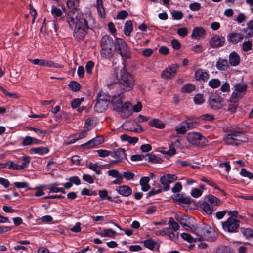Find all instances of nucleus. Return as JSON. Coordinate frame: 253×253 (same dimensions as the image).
Segmentation results:
<instances>
[{"label": "nucleus", "instance_id": "1", "mask_svg": "<svg viewBox=\"0 0 253 253\" xmlns=\"http://www.w3.org/2000/svg\"><path fill=\"white\" fill-rule=\"evenodd\" d=\"M67 5L71 9L66 18L69 27L74 30L73 36L78 40L84 39L87 33L89 26L86 19L80 10L75 7V0H69Z\"/></svg>", "mask_w": 253, "mask_h": 253}, {"label": "nucleus", "instance_id": "2", "mask_svg": "<svg viewBox=\"0 0 253 253\" xmlns=\"http://www.w3.org/2000/svg\"><path fill=\"white\" fill-rule=\"evenodd\" d=\"M115 71L120 89L126 92L132 90L135 85V80L132 75L125 67L121 69L116 68Z\"/></svg>", "mask_w": 253, "mask_h": 253}, {"label": "nucleus", "instance_id": "3", "mask_svg": "<svg viewBox=\"0 0 253 253\" xmlns=\"http://www.w3.org/2000/svg\"><path fill=\"white\" fill-rule=\"evenodd\" d=\"M223 141L227 145L238 146L240 142H247L248 138L243 131L231 130L224 137Z\"/></svg>", "mask_w": 253, "mask_h": 253}, {"label": "nucleus", "instance_id": "4", "mask_svg": "<svg viewBox=\"0 0 253 253\" xmlns=\"http://www.w3.org/2000/svg\"><path fill=\"white\" fill-rule=\"evenodd\" d=\"M111 96L105 93L100 92L97 95L96 103L94 106L95 110L98 113H102L106 110L110 103Z\"/></svg>", "mask_w": 253, "mask_h": 253}, {"label": "nucleus", "instance_id": "5", "mask_svg": "<svg viewBox=\"0 0 253 253\" xmlns=\"http://www.w3.org/2000/svg\"><path fill=\"white\" fill-rule=\"evenodd\" d=\"M234 90L232 92L230 100L232 102H237L246 93L247 84L244 83H238L234 85Z\"/></svg>", "mask_w": 253, "mask_h": 253}, {"label": "nucleus", "instance_id": "6", "mask_svg": "<svg viewBox=\"0 0 253 253\" xmlns=\"http://www.w3.org/2000/svg\"><path fill=\"white\" fill-rule=\"evenodd\" d=\"M187 139L192 145L202 147L206 145L207 140L200 133L191 132L188 133Z\"/></svg>", "mask_w": 253, "mask_h": 253}, {"label": "nucleus", "instance_id": "7", "mask_svg": "<svg viewBox=\"0 0 253 253\" xmlns=\"http://www.w3.org/2000/svg\"><path fill=\"white\" fill-rule=\"evenodd\" d=\"M116 48L123 58L126 59L130 58L131 53L126 42L122 39L117 38L115 42Z\"/></svg>", "mask_w": 253, "mask_h": 253}, {"label": "nucleus", "instance_id": "8", "mask_svg": "<svg viewBox=\"0 0 253 253\" xmlns=\"http://www.w3.org/2000/svg\"><path fill=\"white\" fill-rule=\"evenodd\" d=\"M240 220L228 218L225 221L222 222L223 230L229 233H237L240 226Z\"/></svg>", "mask_w": 253, "mask_h": 253}, {"label": "nucleus", "instance_id": "9", "mask_svg": "<svg viewBox=\"0 0 253 253\" xmlns=\"http://www.w3.org/2000/svg\"><path fill=\"white\" fill-rule=\"evenodd\" d=\"M175 218L186 230L191 229L190 227L191 218L189 216L178 212L175 214Z\"/></svg>", "mask_w": 253, "mask_h": 253}, {"label": "nucleus", "instance_id": "10", "mask_svg": "<svg viewBox=\"0 0 253 253\" xmlns=\"http://www.w3.org/2000/svg\"><path fill=\"white\" fill-rule=\"evenodd\" d=\"M225 42V38L224 36L215 34L210 39L209 44L212 48H218L223 46Z\"/></svg>", "mask_w": 253, "mask_h": 253}, {"label": "nucleus", "instance_id": "11", "mask_svg": "<svg viewBox=\"0 0 253 253\" xmlns=\"http://www.w3.org/2000/svg\"><path fill=\"white\" fill-rule=\"evenodd\" d=\"M179 67L176 64H172L167 68L162 73V76L166 79H172L175 76L177 69Z\"/></svg>", "mask_w": 253, "mask_h": 253}, {"label": "nucleus", "instance_id": "12", "mask_svg": "<svg viewBox=\"0 0 253 253\" xmlns=\"http://www.w3.org/2000/svg\"><path fill=\"white\" fill-rule=\"evenodd\" d=\"M177 179V176L174 174H168L162 176L160 178V182L163 185L164 190H168L169 188V184L176 180Z\"/></svg>", "mask_w": 253, "mask_h": 253}, {"label": "nucleus", "instance_id": "13", "mask_svg": "<svg viewBox=\"0 0 253 253\" xmlns=\"http://www.w3.org/2000/svg\"><path fill=\"white\" fill-rule=\"evenodd\" d=\"M222 100V98H221L218 95L212 94L209 99V105L211 108L213 109H219L221 108L222 106L221 104Z\"/></svg>", "mask_w": 253, "mask_h": 253}, {"label": "nucleus", "instance_id": "14", "mask_svg": "<svg viewBox=\"0 0 253 253\" xmlns=\"http://www.w3.org/2000/svg\"><path fill=\"white\" fill-rule=\"evenodd\" d=\"M124 98V94L123 92H121L117 95H113L112 98L111 97L112 103L114 109L117 111L120 110L123 104L122 100Z\"/></svg>", "mask_w": 253, "mask_h": 253}, {"label": "nucleus", "instance_id": "15", "mask_svg": "<svg viewBox=\"0 0 253 253\" xmlns=\"http://www.w3.org/2000/svg\"><path fill=\"white\" fill-rule=\"evenodd\" d=\"M111 156L117 160V162H122L126 159L125 151L124 149L119 148L111 151Z\"/></svg>", "mask_w": 253, "mask_h": 253}, {"label": "nucleus", "instance_id": "16", "mask_svg": "<svg viewBox=\"0 0 253 253\" xmlns=\"http://www.w3.org/2000/svg\"><path fill=\"white\" fill-rule=\"evenodd\" d=\"M244 38L242 33L231 32L227 35L228 41L232 44H236L241 41Z\"/></svg>", "mask_w": 253, "mask_h": 253}, {"label": "nucleus", "instance_id": "17", "mask_svg": "<svg viewBox=\"0 0 253 253\" xmlns=\"http://www.w3.org/2000/svg\"><path fill=\"white\" fill-rule=\"evenodd\" d=\"M206 32L202 27H196L193 29L191 38L195 39H201L205 37Z\"/></svg>", "mask_w": 253, "mask_h": 253}, {"label": "nucleus", "instance_id": "18", "mask_svg": "<svg viewBox=\"0 0 253 253\" xmlns=\"http://www.w3.org/2000/svg\"><path fill=\"white\" fill-rule=\"evenodd\" d=\"M209 77L208 73L203 69H199L195 72V78L198 81H206Z\"/></svg>", "mask_w": 253, "mask_h": 253}, {"label": "nucleus", "instance_id": "19", "mask_svg": "<svg viewBox=\"0 0 253 253\" xmlns=\"http://www.w3.org/2000/svg\"><path fill=\"white\" fill-rule=\"evenodd\" d=\"M114 43L113 39L108 35L102 37L101 41V47L113 48Z\"/></svg>", "mask_w": 253, "mask_h": 253}, {"label": "nucleus", "instance_id": "20", "mask_svg": "<svg viewBox=\"0 0 253 253\" xmlns=\"http://www.w3.org/2000/svg\"><path fill=\"white\" fill-rule=\"evenodd\" d=\"M116 191L120 195L124 197H128L132 193V189L126 185L119 186L116 188Z\"/></svg>", "mask_w": 253, "mask_h": 253}, {"label": "nucleus", "instance_id": "21", "mask_svg": "<svg viewBox=\"0 0 253 253\" xmlns=\"http://www.w3.org/2000/svg\"><path fill=\"white\" fill-rule=\"evenodd\" d=\"M229 61L231 66H237L240 62V57L237 53L233 51L229 56Z\"/></svg>", "mask_w": 253, "mask_h": 253}, {"label": "nucleus", "instance_id": "22", "mask_svg": "<svg viewBox=\"0 0 253 253\" xmlns=\"http://www.w3.org/2000/svg\"><path fill=\"white\" fill-rule=\"evenodd\" d=\"M216 67L219 70L226 71L229 68L230 65L226 59L220 58L216 62Z\"/></svg>", "mask_w": 253, "mask_h": 253}, {"label": "nucleus", "instance_id": "23", "mask_svg": "<svg viewBox=\"0 0 253 253\" xmlns=\"http://www.w3.org/2000/svg\"><path fill=\"white\" fill-rule=\"evenodd\" d=\"M49 151V149L46 147H38L31 148L30 153L31 154L42 155L48 153Z\"/></svg>", "mask_w": 253, "mask_h": 253}, {"label": "nucleus", "instance_id": "24", "mask_svg": "<svg viewBox=\"0 0 253 253\" xmlns=\"http://www.w3.org/2000/svg\"><path fill=\"white\" fill-rule=\"evenodd\" d=\"M62 185V184L55 182L48 185V189L49 191V193H59L62 192L65 193V190L64 188L57 187V186Z\"/></svg>", "mask_w": 253, "mask_h": 253}, {"label": "nucleus", "instance_id": "25", "mask_svg": "<svg viewBox=\"0 0 253 253\" xmlns=\"http://www.w3.org/2000/svg\"><path fill=\"white\" fill-rule=\"evenodd\" d=\"M242 31L246 33V38L253 37V20H250L247 23V27L243 29Z\"/></svg>", "mask_w": 253, "mask_h": 253}, {"label": "nucleus", "instance_id": "26", "mask_svg": "<svg viewBox=\"0 0 253 253\" xmlns=\"http://www.w3.org/2000/svg\"><path fill=\"white\" fill-rule=\"evenodd\" d=\"M103 141L104 139L102 137H100L89 141L84 145L87 148H92L94 147L96 145L101 144L103 142Z\"/></svg>", "mask_w": 253, "mask_h": 253}, {"label": "nucleus", "instance_id": "27", "mask_svg": "<svg viewBox=\"0 0 253 253\" xmlns=\"http://www.w3.org/2000/svg\"><path fill=\"white\" fill-rule=\"evenodd\" d=\"M96 234L102 237L113 238L116 235V232L112 229H106L100 232H97Z\"/></svg>", "mask_w": 253, "mask_h": 253}, {"label": "nucleus", "instance_id": "28", "mask_svg": "<svg viewBox=\"0 0 253 253\" xmlns=\"http://www.w3.org/2000/svg\"><path fill=\"white\" fill-rule=\"evenodd\" d=\"M174 200L181 204L189 205L191 203V199L189 197H184L182 195L177 194L174 196Z\"/></svg>", "mask_w": 253, "mask_h": 253}, {"label": "nucleus", "instance_id": "29", "mask_svg": "<svg viewBox=\"0 0 253 253\" xmlns=\"http://www.w3.org/2000/svg\"><path fill=\"white\" fill-rule=\"evenodd\" d=\"M100 54L102 58L105 59L109 58L113 55V48L101 47Z\"/></svg>", "mask_w": 253, "mask_h": 253}, {"label": "nucleus", "instance_id": "30", "mask_svg": "<svg viewBox=\"0 0 253 253\" xmlns=\"http://www.w3.org/2000/svg\"><path fill=\"white\" fill-rule=\"evenodd\" d=\"M122 108L120 110H118V111L126 112L127 115L126 118L129 116L132 113V105L128 102H126L124 105L122 104Z\"/></svg>", "mask_w": 253, "mask_h": 253}, {"label": "nucleus", "instance_id": "31", "mask_svg": "<svg viewBox=\"0 0 253 253\" xmlns=\"http://www.w3.org/2000/svg\"><path fill=\"white\" fill-rule=\"evenodd\" d=\"M145 160L148 162L154 163H161L163 160L161 158L157 157L156 155L151 154H147L145 155Z\"/></svg>", "mask_w": 253, "mask_h": 253}, {"label": "nucleus", "instance_id": "32", "mask_svg": "<svg viewBox=\"0 0 253 253\" xmlns=\"http://www.w3.org/2000/svg\"><path fill=\"white\" fill-rule=\"evenodd\" d=\"M150 179L148 177H143L140 180V184L141 186V189L143 191H147L150 189L148 184Z\"/></svg>", "mask_w": 253, "mask_h": 253}, {"label": "nucleus", "instance_id": "33", "mask_svg": "<svg viewBox=\"0 0 253 253\" xmlns=\"http://www.w3.org/2000/svg\"><path fill=\"white\" fill-rule=\"evenodd\" d=\"M133 30L132 22L130 20L126 21L124 28V32L126 36H129Z\"/></svg>", "mask_w": 253, "mask_h": 253}, {"label": "nucleus", "instance_id": "34", "mask_svg": "<svg viewBox=\"0 0 253 253\" xmlns=\"http://www.w3.org/2000/svg\"><path fill=\"white\" fill-rule=\"evenodd\" d=\"M87 167L98 175H100L102 173L101 167L98 166L96 163H89L87 165Z\"/></svg>", "mask_w": 253, "mask_h": 253}, {"label": "nucleus", "instance_id": "35", "mask_svg": "<svg viewBox=\"0 0 253 253\" xmlns=\"http://www.w3.org/2000/svg\"><path fill=\"white\" fill-rule=\"evenodd\" d=\"M185 122H182L180 124L175 126V130L179 134H184L187 131V128L185 126Z\"/></svg>", "mask_w": 253, "mask_h": 253}, {"label": "nucleus", "instance_id": "36", "mask_svg": "<svg viewBox=\"0 0 253 253\" xmlns=\"http://www.w3.org/2000/svg\"><path fill=\"white\" fill-rule=\"evenodd\" d=\"M97 9L99 15L102 18L105 17V12L104 8L102 6V0H97Z\"/></svg>", "mask_w": 253, "mask_h": 253}, {"label": "nucleus", "instance_id": "37", "mask_svg": "<svg viewBox=\"0 0 253 253\" xmlns=\"http://www.w3.org/2000/svg\"><path fill=\"white\" fill-rule=\"evenodd\" d=\"M216 252L217 253H234L232 248L228 246L222 245L217 248Z\"/></svg>", "mask_w": 253, "mask_h": 253}, {"label": "nucleus", "instance_id": "38", "mask_svg": "<svg viewBox=\"0 0 253 253\" xmlns=\"http://www.w3.org/2000/svg\"><path fill=\"white\" fill-rule=\"evenodd\" d=\"M241 233L247 238L253 237V230L250 228H240Z\"/></svg>", "mask_w": 253, "mask_h": 253}, {"label": "nucleus", "instance_id": "39", "mask_svg": "<svg viewBox=\"0 0 253 253\" xmlns=\"http://www.w3.org/2000/svg\"><path fill=\"white\" fill-rule=\"evenodd\" d=\"M227 213L229 216L228 218L238 220L243 218V216L239 214L237 211H228Z\"/></svg>", "mask_w": 253, "mask_h": 253}, {"label": "nucleus", "instance_id": "40", "mask_svg": "<svg viewBox=\"0 0 253 253\" xmlns=\"http://www.w3.org/2000/svg\"><path fill=\"white\" fill-rule=\"evenodd\" d=\"M168 225H169V228L174 231L178 230L179 228V226L178 223L175 222L174 218L172 217H170L169 218V221L168 222Z\"/></svg>", "mask_w": 253, "mask_h": 253}, {"label": "nucleus", "instance_id": "41", "mask_svg": "<svg viewBox=\"0 0 253 253\" xmlns=\"http://www.w3.org/2000/svg\"><path fill=\"white\" fill-rule=\"evenodd\" d=\"M149 124L150 126L158 128H163L164 127V124L161 123L159 119H154L152 121H150Z\"/></svg>", "mask_w": 253, "mask_h": 253}, {"label": "nucleus", "instance_id": "42", "mask_svg": "<svg viewBox=\"0 0 253 253\" xmlns=\"http://www.w3.org/2000/svg\"><path fill=\"white\" fill-rule=\"evenodd\" d=\"M195 89V86L192 84H185L181 89L182 92L184 93H190Z\"/></svg>", "mask_w": 253, "mask_h": 253}, {"label": "nucleus", "instance_id": "43", "mask_svg": "<svg viewBox=\"0 0 253 253\" xmlns=\"http://www.w3.org/2000/svg\"><path fill=\"white\" fill-rule=\"evenodd\" d=\"M203 211L207 214H211L213 210L212 207L208 203H204L202 205Z\"/></svg>", "mask_w": 253, "mask_h": 253}, {"label": "nucleus", "instance_id": "44", "mask_svg": "<svg viewBox=\"0 0 253 253\" xmlns=\"http://www.w3.org/2000/svg\"><path fill=\"white\" fill-rule=\"evenodd\" d=\"M202 181L208 183L209 185L214 187L215 189H217L219 191H220L222 193L223 195H226V194L224 192V191L223 190H222L221 189H220L214 182L209 180L206 178H203Z\"/></svg>", "mask_w": 253, "mask_h": 253}, {"label": "nucleus", "instance_id": "45", "mask_svg": "<svg viewBox=\"0 0 253 253\" xmlns=\"http://www.w3.org/2000/svg\"><path fill=\"white\" fill-rule=\"evenodd\" d=\"M70 88L74 92L79 91L80 89L81 85L79 83L76 81H72L69 84Z\"/></svg>", "mask_w": 253, "mask_h": 253}, {"label": "nucleus", "instance_id": "46", "mask_svg": "<svg viewBox=\"0 0 253 253\" xmlns=\"http://www.w3.org/2000/svg\"><path fill=\"white\" fill-rule=\"evenodd\" d=\"M194 102L196 105H201L205 102V99L202 94H197L194 97Z\"/></svg>", "mask_w": 253, "mask_h": 253}, {"label": "nucleus", "instance_id": "47", "mask_svg": "<svg viewBox=\"0 0 253 253\" xmlns=\"http://www.w3.org/2000/svg\"><path fill=\"white\" fill-rule=\"evenodd\" d=\"M220 81L217 79H212L209 82V85L210 87L215 88L219 87L220 85Z\"/></svg>", "mask_w": 253, "mask_h": 253}, {"label": "nucleus", "instance_id": "48", "mask_svg": "<svg viewBox=\"0 0 253 253\" xmlns=\"http://www.w3.org/2000/svg\"><path fill=\"white\" fill-rule=\"evenodd\" d=\"M98 194L102 199H107L111 201H113L112 197L108 196V191L106 189L99 191Z\"/></svg>", "mask_w": 253, "mask_h": 253}, {"label": "nucleus", "instance_id": "49", "mask_svg": "<svg viewBox=\"0 0 253 253\" xmlns=\"http://www.w3.org/2000/svg\"><path fill=\"white\" fill-rule=\"evenodd\" d=\"M207 200L209 202L214 205H218L220 203V201L217 197L212 195H209L207 197Z\"/></svg>", "mask_w": 253, "mask_h": 253}, {"label": "nucleus", "instance_id": "50", "mask_svg": "<svg viewBox=\"0 0 253 253\" xmlns=\"http://www.w3.org/2000/svg\"><path fill=\"white\" fill-rule=\"evenodd\" d=\"M144 244L148 249L153 250L156 245V242L152 239H148L144 241Z\"/></svg>", "mask_w": 253, "mask_h": 253}, {"label": "nucleus", "instance_id": "51", "mask_svg": "<svg viewBox=\"0 0 253 253\" xmlns=\"http://www.w3.org/2000/svg\"><path fill=\"white\" fill-rule=\"evenodd\" d=\"M122 177L125 178L126 180H133L135 177L134 173L130 171H125L122 174Z\"/></svg>", "mask_w": 253, "mask_h": 253}, {"label": "nucleus", "instance_id": "52", "mask_svg": "<svg viewBox=\"0 0 253 253\" xmlns=\"http://www.w3.org/2000/svg\"><path fill=\"white\" fill-rule=\"evenodd\" d=\"M108 174L110 176L114 178H121L122 174L119 173V171L116 169H110L108 171Z\"/></svg>", "mask_w": 253, "mask_h": 253}, {"label": "nucleus", "instance_id": "53", "mask_svg": "<svg viewBox=\"0 0 253 253\" xmlns=\"http://www.w3.org/2000/svg\"><path fill=\"white\" fill-rule=\"evenodd\" d=\"M193 232L196 234L200 239H203L204 236L203 233V226L196 228L195 229H194Z\"/></svg>", "mask_w": 253, "mask_h": 253}, {"label": "nucleus", "instance_id": "54", "mask_svg": "<svg viewBox=\"0 0 253 253\" xmlns=\"http://www.w3.org/2000/svg\"><path fill=\"white\" fill-rule=\"evenodd\" d=\"M6 167H8L10 169L19 170L18 165L12 161H8L6 162Z\"/></svg>", "mask_w": 253, "mask_h": 253}, {"label": "nucleus", "instance_id": "55", "mask_svg": "<svg viewBox=\"0 0 253 253\" xmlns=\"http://www.w3.org/2000/svg\"><path fill=\"white\" fill-rule=\"evenodd\" d=\"M171 14L173 19L175 20H180L183 16V14L181 11H173Z\"/></svg>", "mask_w": 253, "mask_h": 253}, {"label": "nucleus", "instance_id": "56", "mask_svg": "<svg viewBox=\"0 0 253 253\" xmlns=\"http://www.w3.org/2000/svg\"><path fill=\"white\" fill-rule=\"evenodd\" d=\"M210 229H211V227L208 225H204L203 226V233L204 234L203 240H211L212 238L211 237H210L207 234L208 233Z\"/></svg>", "mask_w": 253, "mask_h": 253}, {"label": "nucleus", "instance_id": "57", "mask_svg": "<svg viewBox=\"0 0 253 253\" xmlns=\"http://www.w3.org/2000/svg\"><path fill=\"white\" fill-rule=\"evenodd\" d=\"M98 155L101 157H106L109 155L111 156V151L106 150L99 149L96 151Z\"/></svg>", "mask_w": 253, "mask_h": 253}, {"label": "nucleus", "instance_id": "58", "mask_svg": "<svg viewBox=\"0 0 253 253\" xmlns=\"http://www.w3.org/2000/svg\"><path fill=\"white\" fill-rule=\"evenodd\" d=\"M51 13L54 17H60L63 13L60 9L53 6L51 10Z\"/></svg>", "mask_w": 253, "mask_h": 253}, {"label": "nucleus", "instance_id": "59", "mask_svg": "<svg viewBox=\"0 0 253 253\" xmlns=\"http://www.w3.org/2000/svg\"><path fill=\"white\" fill-rule=\"evenodd\" d=\"M33 144V138L31 136H26L22 142V144L23 146H28L31 145Z\"/></svg>", "mask_w": 253, "mask_h": 253}, {"label": "nucleus", "instance_id": "60", "mask_svg": "<svg viewBox=\"0 0 253 253\" xmlns=\"http://www.w3.org/2000/svg\"><path fill=\"white\" fill-rule=\"evenodd\" d=\"M252 47V42L250 41H245L242 46V49L244 51H248L251 50Z\"/></svg>", "mask_w": 253, "mask_h": 253}, {"label": "nucleus", "instance_id": "61", "mask_svg": "<svg viewBox=\"0 0 253 253\" xmlns=\"http://www.w3.org/2000/svg\"><path fill=\"white\" fill-rule=\"evenodd\" d=\"M45 67L56 68H62V66L60 64L47 60H46V61Z\"/></svg>", "mask_w": 253, "mask_h": 253}, {"label": "nucleus", "instance_id": "62", "mask_svg": "<svg viewBox=\"0 0 253 253\" xmlns=\"http://www.w3.org/2000/svg\"><path fill=\"white\" fill-rule=\"evenodd\" d=\"M84 128L85 130L88 131L92 129L93 126V120L90 119H86L84 124Z\"/></svg>", "mask_w": 253, "mask_h": 253}, {"label": "nucleus", "instance_id": "63", "mask_svg": "<svg viewBox=\"0 0 253 253\" xmlns=\"http://www.w3.org/2000/svg\"><path fill=\"white\" fill-rule=\"evenodd\" d=\"M176 153L175 149L173 147L170 146L169 147V149L168 151H162V153L164 155H167L169 156H171L175 154Z\"/></svg>", "mask_w": 253, "mask_h": 253}, {"label": "nucleus", "instance_id": "64", "mask_svg": "<svg viewBox=\"0 0 253 253\" xmlns=\"http://www.w3.org/2000/svg\"><path fill=\"white\" fill-rule=\"evenodd\" d=\"M94 63L92 61H89L87 62L85 65V69L86 72L88 74H90L92 72V68L94 67Z\"/></svg>", "mask_w": 253, "mask_h": 253}]
</instances>
